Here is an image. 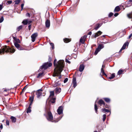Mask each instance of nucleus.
I'll return each instance as SVG.
<instances>
[{
	"mask_svg": "<svg viewBox=\"0 0 132 132\" xmlns=\"http://www.w3.org/2000/svg\"><path fill=\"white\" fill-rule=\"evenodd\" d=\"M14 49H12L9 48L8 46H5L2 47L0 50V54L4 53L5 52H11L13 53L15 51Z\"/></svg>",
	"mask_w": 132,
	"mask_h": 132,
	"instance_id": "obj_1",
	"label": "nucleus"
},
{
	"mask_svg": "<svg viewBox=\"0 0 132 132\" xmlns=\"http://www.w3.org/2000/svg\"><path fill=\"white\" fill-rule=\"evenodd\" d=\"M57 60L56 59L54 60V64L55 67L56 68H63L64 67V61L63 60H60L57 63H56Z\"/></svg>",
	"mask_w": 132,
	"mask_h": 132,
	"instance_id": "obj_2",
	"label": "nucleus"
},
{
	"mask_svg": "<svg viewBox=\"0 0 132 132\" xmlns=\"http://www.w3.org/2000/svg\"><path fill=\"white\" fill-rule=\"evenodd\" d=\"M63 70V68H55L54 69V72L53 75V77L58 76L60 75Z\"/></svg>",
	"mask_w": 132,
	"mask_h": 132,
	"instance_id": "obj_3",
	"label": "nucleus"
},
{
	"mask_svg": "<svg viewBox=\"0 0 132 132\" xmlns=\"http://www.w3.org/2000/svg\"><path fill=\"white\" fill-rule=\"evenodd\" d=\"M52 63H49L48 62H46L44 64L41 66L40 68L42 69H47L49 67H50L52 65Z\"/></svg>",
	"mask_w": 132,
	"mask_h": 132,
	"instance_id": "obj_4",
	"label": "nucleus"
},
{
	"mask_svg": "<svg viewBox=\"0 0 132 132\" xmlns=\"http://www.w3.org/2000/svg\"><path fill=\"white\" fill-rule=\"evenodd\" d=\"M45 116L47 119L48 121L53 122V121H52L53 117L52 114L50 112L48 111L47 115Z\"/></svg>",
	"mask_w": 132,
	"mask_h": 132,
	"instance_id": "obj_5",
	"label": "nucleus"
},
{
	"mask_svg": "<svg viewBox=\"0 0 132 132\" xmlns=\"http://www.w3.org/2000/svg\"><path fill=\"white\" fill-rule=\"evenodd\" d=\"M42 90L41 89H39L36 92V96L38 98H40L42 94Z\"/></svg>",
	"mask_w": 132,
	"mask_h": 132,
	"instance_id": "obj_6",
	"label": "nucleus"
},
{
	"mask_svg": "<svg viewBox=\"0 0 132 132\" xmlns=\"http://www.w3.org/2000/svg\"><path fill=\"white\" fill-rule=\"evenodd\" d=\"M37 36V34L36 33H34L31 35V40L32 42H34L35 41L36 38Z\"/></svg>",
	"mask_w": 132,
	"mask_h": 132,
	"instance_id": "obj_7",
	"label": "nucleus"
},
{
	"mask_svg": "<svg viewBox=\"0 0 132 132\" xmlns=\"http://www.w3.org/2000/svg\"><path fill=\"white\" fill-rule=\"evenodd\" d=\"M57 112L58 114H60L63 112V107L60 106H59L58 109L57 110Z\"/></svg>",
	"mask_w": 132,
	"mask_h": 132,
	"instance_id": "obj_8",
	"label": "nucleus"
},
{
	"mask_svg": "<svg viewBox=\"0 0 132 132\" xmlns=\"http://www.w3.org/2000/svg\"><path fill=\"white\" fill-rule=\"evenodd\" d=\"M72 83L73 84V87L75 88L77 85V84L76 82V78L74 76L73 77L72 80Z\"/></svg>",
	"mask_w": 132,
	"mask_h": 132,
	"instance_id": "obj_9",
	"label": "nucleus"
},
{
	"mask_svg": "<svg viewBox=\"0 0 132 132\" xmlns=\"http://www.w3.org/2000/svg\"><path fill=\"white\" fill-rule=\"evenodd\" d=\"M87 36L85 35L81 37L80 40V42L81 43L84 44L85 42V40Z\"/></svg>",
	"mask_w": 132,
	"mask_h": 132,
	"instance_id": "obj_10",
	"label": "nucleus"
},
{
	"mask_svg": "<svg viewBox=\"0 0 132 132\" xmlns=\"http://www.w3.org/2000/svg\"><path fill=\"white\" fill-rule=\"evenodd\" d=\"M128 42H126L125 43L123 44V46H122V48H121V49L120 50L119 52H121V51L125 49L126 48V46H128Z\"/></svg>",
	"mask_w": 132,
	"mask_h": 132,
	"instance_id": "obj_11",
	"label": "nucleus"
},
{
	"mask_svg": "<svg viewBox=\"0 0 132 132\" xmlns=\"http://www.w3.org/2000/svg\"><path fill=\"white\" fill-rule=\"evenodd\" d=\"M14 45L15 47L19 50H22V48L20 46V45L17 43L14 42Z\"/></svg>",
	"mask_w": 132,
	"mask_h": 132,
	"instance_id": "obj_12",
	"label": "nucleus"
},
{
	"mask_svg": "<svg viewBox=\"0 0 132 132\" xmlns=\"http://www.w3.org/2000/svg\"><path fill=\"white\" fill-rule=\"evenodd\" d=\"M102 33V32L100 31H99L95 34L94 36V38H96V37L100 36Z\"/></svg>",
	"mask_w": 132,
	"mask_h": 132,
	"instance_id": "obj_13",
	"label": "nucleus"
},
{
	"mask_svg": "<svg viewBox=\"0 0 132 132\" xmlns=\"http://www.w3.org/2000/svg\"><path fill=\"white\" fill-rule=\"evenodd\" d=\"M85 66L83 64H81L80 65L79 70L80 72H81L83 71L84 69Z\"/></svg>",
	"mask_w": 132,
	"mask_h": 132,
	"instance_id": "obj_14",
	"label": "nucleus"
},
{
	"mask_svg": "<svg viewBox=\"0 0 132 132\" xmlns=\"http://www.w3.org/2000/svg\"><path fill=\"white\" fill-rule=\"evenodd\" d=\"M46 26L47 28H49L50 26V21L48 20H47L45 22Z\"/></svg>",
	"mask_w": 132,
	"mask_h": 132,
	"instance_id": "obj_15",
	"label": "nucleus"
},
{
	"mask_svg": "<svg viewBox=\"0 0 132 132\" xmlns=\"http://www.w3.org/2000/svg\"><path fill=\"white\" fill-rule=\"evenodd\" d=\"M34 100V96L33 95L32 96L30 97L29 98V100L30 101V103L29 106H31Z\"/></svg>",
	"mask_w": 132,
	"mask_h": 132,
	"instance_id": "obj_16",
	"label": "nucleus"
},
{
	"mask_svg": "<svg viewBox=\"0 0 132 132\" xmlns=\"http://www.w3.org/2000/svg\"><path fill=\"white\" fill-rule=\"evenodd\" d=\"M98 103L100 105V106L102 105V104L104 105V101L102 100H100L98 102Z\"/></svg>",
	"mask_w": 132,
	"mask_h": 132,
	"instance_id": "obj_17",
	"label": "nucleus"
},
{
	"mask_svg": "<svg viewBox=\"0 0 132 132\" xmlns=\"http://www.w3.org/2000/svg\"><path fill=\"white\" fill-rule=\"evenodd\" d=\"M55 89L56 92L57 93H59L61 91V89L60 88H55Z\"/></svg>",
	"mask_w": 132,
	"mask_h": 132,
	"instance_id": "obj_18",
	"label": "nucleus"
},
{
	"mask_svg": "<svg viewBox=\"0 0 132 132\" xmlns=\"http://www.w3.org/2000/svg\"><path fill=\"white\" fill-rule=\"evenodd\" d=\"M100 50L99 48L98 47L97 48H96V49L95 52H94V54L95 55H96L97 54V53H98V52H99L100 50Z\"/></svg>",
	"mask_w": 132,
	"mask_h": 132,
	"instance_id": "obj_19",
	"label": "nucleus"
},
{
	"mask_svg": "<svg viewBox=\"0 0 132 132\" xmlns=\"http://www.w3.org/2000/svg\"><path fill=\"white\" fill-rule=\"evenodd\" d=\"M120 10V8L119 6H116L114 10V11L116 12H118Z\"/></svg>",
	"mask_w": 132,
	"mask_h": 132,
	"instance_id": "obj_20",
	"label": "nucleus"
},
{
	"mask_svg": "<svg viewBox=\"0 0 132 132\" xmlns=\"http://www.w3.org/2000/svg\"><path fill=\"white\" fill-rule=\"evenodd\" d=\"M65 43H67L70 42L71 41V40L70 39L65 38L63 39Z\"/></svg>",
	"mask_w": 132,
	"mask_h": 132,
	"instance_id": "obj_21",
	"label": "nucleus"
},
{
	"mask_svg": "<svg viewBox=\"0 0 132 132\" xmlns=\"http://www.w3.org/2000/svg\"><path fill=\"white\" fill-rule=\"evenodd\" d=\"M24 25H26L28 23V20L27 19L24 20L22 22Z\"/></svg>",
	"mask_w": 132,
	"mask_h": 132,
	"instance_id": "obj_22",
	"label": "nucleus"
},
{
	"mask_svg": "<svg viewBox=\"0 0 132 132\" xmlns=\"http://www.w3.org/2000/svg\"><path fill=\"white\" fill-rule=\"evenodd\" d=\"M11 119L12 121L13 122H16V118L12 116L11 118Z\"/></svg>",
	"mask_w": 132,
	"mask_h": 132,
	"instance_id": "obj_23",
	"label": "nucleus"
},
{
	"mask_svg": "<svg viewBox=\"0 0 132 132\" xmlns=\"http://www.w3.org/2000/svg\"><path fill=\"white\" fill-rule=\"evenodd\" d=\"M54 91H51L50 92V97H53V96L54 95Z\"/></svg>",
	"mask_w": 132,
	"mask_h": 132,
	"instance_id": "obj_24",
	"label": "nucleus"
},
{
	"mask_svg": "<svg viewBox=\"0 0 132 132\" xmlns=\"http://www.w3.org/2000/svg\"><path fill=\"white\" fill-rule=\"evenodd\" d=\"M96 102L95 101V104H94V109H95V112L96 113H97V107L96 104Z\"/></svg>",
	"mask_w": 132,
	"mask_h": 132,
	"instance_id": "obj_25",
	"label": "nucleus"
},
{
	"mask_svg": "<svg viewBox=\"0 0 132 132\" xmlns=\"http://www.w3.org/2000/svg\"><path fill=\"white\" fill-rule=\"evenodd\" d=\"M13 38L16 43H18L19 42V40L18 39H17L16 37L13 36Z\"/></svg>",
	"mask_w": 132,
	"mask_h": 132,
	"instance_id": "obj_26",
	"label": "nucleus"
},
{
	"mask_svg": "<svg viewBox=\"0 0 132 132\" xmlns=\"http://www.w3.org/2000/svg\"><path fill=\"white\" fill-rule=\"evenodd\" d=\"M31 107L30 106H29V107H28L27 109V113H30L31 111Z\"/></svg>",
	"mask_w": 132,
	"mask_h": 132,
	"instance_id": "obj_27",
	"label": "nucleus"
},
{
	"mask_svg": "<svg viewBox=\"0 0 132 132\" xmlns=\"http://www.w3.org/2000/svg\"><path fill=\"white\" fill-rule=\"evenodd\" d=\"M128 17L129 19H131V21H132V12L127 14Z\"/></svg>",
	"mask_w": 132,
	"mask_h": 132,
	"instance_id": "obj_28",
	"label": "nucleus"
},
{
	"mask_svg": "<svg viewBox=\"0 0 132 132\" xmlns=\"http://www.w3.org/2000/svg\"><path fill=\"white\" fill-rule=\"evenodd\" d=\"M115 76V74L114 73H112L111 75V76L109 77V78L110 79H112Z\"/></svg>",
	"mask_w": 132,
	"mask_h": 132,
	"instance_id": "obj_29",
	"label": "nucleus"
},
{
	"mask_svg": "<svg viewBox=\"0 0 132 132\" xmlns=\"http://www.w3.org/2000/svg\"><path fill=\"white\" fill-rule=\"evenodd\" d=\"M98 47L101 50L104 47V46L103 44H100L98 46Z\"/></svg>",
	"mask_w": 132,
	"mask_h": 132,
	"instance_id": "obj_30",
	"label": "nucleus"
},
{
	"mask_svg": "<svg viewBox=\"0 0 132 132\" xmlns=\"http://www.w3.org/2000/svg\"><path fill=\"white\" fill-rule=\"evenodd\" d=\"M103 99L107 102H109L110 101V99L108 98H104Z\"/></svg>",
	"mask_w": 132,
	"mask_h": 132,
	"instance_id": "obj_31",
	"label": "nucleus"
},
{
	"mask_svg": "<svg viewBox=\"0 0 132 132\" xmlns=\"http://www.w3.org/2000/svg\"><path fill=\"white\" fill-rule=\"evenodd\" d=\"M102 110L103 112H110L109 111V110L105 108L102 109Z\"/></svg>",
	"mask_w": 132,
	"mask_h": 132,
	"instance_id": "obj_32",
	"label": "nucleus"
},
{
	"mask_svg": "<svg viewBox=\"0 0 132 132\" xmlns=\"http://www.w3.org/2000/svg\"><path fill=\"white\" fill-rule=\"evenodd\" d=\"M43 73H38V75L37 76V78H39L40 77L42 76H43Z\"/></svg>",
	"mask_w": 132,
	"mask_h": 132,
	"instance_id": "obj_33",
	"label": "nucleus"
},
{
	"mask_svg": "<svg viewBox=\"0 0 132 132\" xmlns=\"http://www.w3.org/2000/svg\"><path fill=\"white\" fill-rule=\"evenodd\" d=\"M100 27V24H97L95 28V29L96 30H97Z\"/></svg>",
	"mask_w": 132,
	"mask_h": 132,
	"instance_id": "obj_34",
	"label": "nucleus"
},
{
	"mask_svg": "<svg viewBox=\"0 0 132 132\" xmlns=\"http://www.w3.org/2000/svg\"><path fill=\"white\" fill-rule=\"evenodd\" d=\"M55 98H52L51 100V103H55Z\"/></svg>",
	"mask_w": 132,
	"mask_h": 132,
	"instance_id": "obj_35",
	"label": "nucleus"
},
{
	"mask_svg": "<svg viewBox=\"0 0 132 132\" xmlns=\"http://www.w3.org/2000/svg\"><path fill=\"white\" fill-rule=\"evenodd\" d=\"M101 72H102V74L103 75H104L105 76H106V75L105 74L104 72V71L103 70V68H102L101 69Z\"/></svg>",
	"mask_w": 132,
	"mask_h": 132,
	"instance_id": "obj_36",
	"label": "nucleus"
},
{
	"mask_svg": "<svg viewBox=\"0 0 132 132\" xmlns=\"http://www.w3.org/2000/svg\"><path fill=\"white\" fill-rule=\"evenodd\" d=\"M123 72V71L122 70H120L118 72V73L119 75L121 74Z\"/></svg>",
	"mask_w": 132,
	"mask_h": 132,
	"instance_id": "obj_37",
	"label": "nucleus"
},
{
	"mask_svg": "<svg viewBox=\"0 0 132 132\" xmlns=\"http://www.w3.org/2000/svg\"><path fill=\"white\" fill-rule=\"evenodd\" d=\"M22 26H19L17 28V30L18 31H19L21 29H22Z\"/></svg>",
	"mask_w": 132,
	"mask_h": 132,
	"instance_id": "obj_38",
	"label": "nucleus"
},
{
	"mask_svg": "<svg viewBox=\"0 0 132 132\" xmlns=\"http://www.w3.org/2000/svg\"><path fill=\"white\" fill-rule=\"evenodd\" d=\"M20 2V0H16L15 1V4H18Z\"/></svg>",
	"mask_w": 132,
	"mask_h": 132,
	"instance_id": "obj_39",
	"label": "nucleus"
},
{
	"mask_svg": "<svg viewBox=\"0 0 132 132\" xmlns=\"http://www.w3.org/2000/svg\"><path fill=\"white\" fill-rule=\"evenodd\" d=\"M106 115L105 114H104L103 115V121H104L106 119Z\"/></svg>",
	"mask_w": 132,
	"mask_h": 132,
	"instance_id": "obj_40",
	"label": "nucleus"
},
{
	"mask_svg": "<svg viewBox=\"0 0 132 132\" xmlns=\"http://www.w3.org/2000/svg\"><path fill=\"white\" fill-rule=\"evenodd\" d=\"M3 20L4 18L3 17H1L0 19V23L2 22L3 21Z\"/></svg>",
	"mask_w": 132,
	"mask_h": 132,
	"instance_id": "obj_41",
	"label": "nucleus"
},
{
	"mask_svg": "<svg viewBox=\"0 0 132 132\" xmlns=\"http://www.w3.org/2000/svg\"><path fill=\"white\" fill-rule=\"evenodd\" d=\"M68 79L67 78H65L64 81V83H65L66 82L68 81Z\"/></svg>",
	"mask_w": 132,
	"mask_h": 132,
	"instance_id": "obj_42",
	"label": "nucleus"
},
{
	"mask_svg": "<svg viewBox=\"0 0 132 132\" xmlns=\"http://www.w3.org/2000/svg\"><path fill=\"white\" fill-rule=\"evenodd\" d=\"M113 15V14L111 12L109 14V17H111Z\"/></svg>",
	"mask_w": 132,
	"mask_h": 132,
	"instance_id": "obj_43",
	"label": "nucleus"
},
{
	"mask_svg": "<svg viewBox=\"0 0 132 132\" xmlns=\"http://www.w3.org/2000/svg\"><path fill=\"white\" fill-rule=\"evenodd\" d=\"M51 45L52 46V48L53 49L54 48V44L52 43H50Z\"/></svg>",
	"mask_w": 132,
	"mask_h": 132,
	"instance_id": "obj_44",
	"label": "nucleus"
},
{
	"mask_svg": "<svg viewBox=\"0 0 132 132\" xmlns=\"http://www.w3.org/2000/svg\"><path fill=\"white\" fill-rule=\"evenodd\" d=\"M65 62H66L69 63V64H70V61L68 60L67 59H65Z\"/></svg>",
	"mask_w": 132,
	"mask_h": 132,
	"instance_id": "obj_45",
	"label": "nucleus"
},
{
	"mask_svg": "<svg viewBox=\"0 0 132 132\" xmlns=\"http://www.w3.org/2000/svg\"><path fill=\"white\" fill-rule=\"evenodd\" d=\"M6 124L7 125H9V122L8 120H6Z\"/></svg>",
	"mask_w": 132,
	"mask_h": 132,
	"instance_id": "obj_46",
	"label": "nucleus"
},
{
	"mask_svg": "<svg viewBox=\"0 0 132 132\" xmlns=\"http://www.w3.org/2000/svg\"><path fill=\"white\" fill-rule=\"evenodd\" d=\"M24 5V4H22L21 5V10H22L23 9Z\"/></svg>",
	"mask_w": 132,
	"mask_h": 132,
	"instance_id": "obj_47",
	"label": "nucleus"
},
{
	"mask_svg": "<svg viewBox=\"0 0 132 132\" xmlns=\"http://www.w3.org/2000/svg\"><path fill=\"white\" fill-rule=\"evenodd\" d=\"M12 3V1H8L7 2V3L9 4H10Z\"/></svg>",
	"mask_w": 132,
	"mask_h": 132,
	"instance_id": "obj_48",
	"label": "nucleus"
},
{
	"mask_svg": "<svg viewBox=\"0 0 132 132\" xmlns=\"http://www.w3.org/2000/svg\"><path fill=\"white\" fill-rule=\"evenodd\" d=\"M27 85L25 86L22 89V92H24V91Z\"/></svg>",
	"mask_w": 132,
	"mask_h": 132,
	"instance_id": "obj_49",
	"label": "nucleus"
},
{
	"mask_svg": "<svg viewBox=\"0 0 132 132\" xmlns=\"http://www.w3.org/2000/svg\"><path fill=\"white\" fill-rule=\"evenodd\" d=\"M119 14L118 13H115L114 14V16H117Z\"/></svg>",
	"mask_w": 132,
	"mask_h": 132,
	"instance_id": "obj_50",
	"label": "nucleus"
},
{
	"mask_svg": "<svg viewBox=\"0 0 132 132\" xmlns=\"http://www.w3.org/2000/svg\"><path fill=\"white\" fill-rule=\"evenodd\" d=\"M58 83H57L56 82H55V84L54 85V87H55V86H58Z\"/></svg>",
	"mask_w": 132,
	"mask_h": 132,
	"instance_id": "obj_51",
	"label": "nucleus"
},
{
	"mask_svg": "<svg viewBox=\"0 0 132 132\" xmlns=\"http://www.w3.org/2000/svg\"><path fill=\"white\" fill-rule=\"evenodd\" d=\"M26 15L27 16H29V17H30V14L29 13H27L26 14Z\"/></svg>",
	"mask_w": 132,
	"mask_h": 132,
	"instance_id": "obj_52",
	"label": "nucleus"
},
{
	"mask_svg": "<svg viewBox=\"0 0 132 132\" xmlns=\"http://www.w3.org/2000/svg\"><path fill=\"white\" fill-rule=\"evenodd\" d=\"M2 9V5H0V11Z\"/></svg>",
	"mask_w": 132,
	"mask_h": 132,
	"instance_id": "obj_53",
	"label": "nucleus"
},
{
	"mask_svg": "<svg viewBox=\"0 0 132 132\" xmlns=\"http://www.w3.org/2000/svg\"><path fill=\"white\" fill-rule=\"evenodd\" d=\"M31 25H29L28 26V27L29 29L30 30V29L31 28Z\"/></svg>",
	"mask_w": 132,
	"mask_h": 132,
	"instance_id": "obj_54",
	"label": "nucleus"
},
{
	"mask_svg": "<svg viewBox=\"0 0 132 132\" xmlns=\"http://www.w3.org/2000/svg\"><path fill=\"white\" fill-rule=\"evenodd\" d=\"M132 36V34H131L129 36V38H130Z\"/></svg>",
	"mask_w": 132,
	"mask_h": 132,
	"instance_id": "obj_55",
	"label": "nucleus"
},
{
	"mask_svg": "<svg viewBox=\"0 0 132 132\" xmlns=\"http://www.w3.org/2000/svg\"><path fill=\"white\" fill-rule=\"evenodd\" d=\"M0 128L1 129H3V125L2 124H1V125L0 126Z\"/></svg>",
	"mask_w": 132,
	"mask_h": 132,
	"instance_id": "obj_56",
	"label": "nucleus"
},
{
	"mask_svg": "<svg viewBox=\"0 0 132 132\" xmlns=\"http://www.w3.org/2000/svg\"><path fill=\"white\" fill-rule=\"evenodd\" d=\"M32 22V21L31 20L29 21H28V23L29 24H30Z\"/></svg>",
	"mask_w": 132,
	"mask_h": 132,
	"instance_id": "obj_57",
	"label": "nucleus"
},
{
	"mask_svg": "<svg viewBox=\"0 0 132 132\" xmlns=\"http://www.w3.org/2000/svg\"><path fill=\"white\" fill-rule=\"evenodd\" d=\"M51 59H52L51 58V57H49V59H48L49 61H51Z\"/></svg>",
	"mask_w": 132,
	"mask_h": 132,
	"instance_id": "obj_58",
	"label": "nucleus"
},
{
	"mask_svg": "<svg viewBox=\"0 0 132 132\" xmlns=\"http://www.w3.org/2000/svg\"><path fill=\"white\" fill-rule=\"evenodd\" d=\"M92 33L91 32H89L88 33V35H91L92 34Z\"/></svg>",
	"mask_w": 132,
	"mask_h": 132,
	"instance_id": "obj_59",
	"label": "nucleus"
},
{
	"mask_svg": "<svg viewBox=\"0 0 132 132\" xmlns=\"http://www.w3.org/2000/svg\"><path fill=\"white\" fill-rule=\"evenodd\" d=\"M77 50L76 48H75L73 50V51L75 52H76L77 51Z\"/></svg>",
	"mask_w": 132,
	"mask_h": 132,
	"instance_id": "obj_60",
	"label": "nucleus"
},
{
	"mask_svg": "<svg viewBox=\"0 0 132 132\" xmlns=\"http://www.w3.org/2000/svg\"><path fill=\"white\" fill-rule=\"evenodd\" d=\"M105 67V66L104 65H102V68H103V69Z\"/></svg>",
	"mask_w": 132,
	"mask_h": 132,
	"instance_id": "obj_61",
	"label": "nucleus"
},
{
	"mask_svg": "<svg viewBox=\"0 0 132 132\" xmlns=\"http://www.w3.org/2000/svg\"><path fill=\"white\" fill-rule=\"evenodd\" d=\"M62 117H60L59 118V120H58L57 121H58L60 119H61V118H62Z\"/></svg>",
	"mask_w": 132,
	"mask_h": 132,
	"instance_id": "obj_62",
	"label": "nucleus"
},
{
	"mask_svg": "<svg viewBox=\"0 0 132 132\" xmlns=\"http://www.w3.org/2000/svg\"><path fill=\"white\" fill-rule=\"evenodd\" d=\"M61 76H59V79H60L61 78Z\"/></svg>",
	"mask_w": 132,
	"mask_h": 132,
	"instance_id": "obj_63",
	"label": "nucleus"
},
{
	"mask_svg": "<svg viewBox=\"0 0 132 132\" xmlns=\"http://www.w3.org/2000/svg\"><path fill=\"white\" fill-rule=\"evenodd\" d=\"M35 92V91H34L33 92H32V94H34V92Z\"/></svg>",
	"mask_w": 132,
	"mask_h": 132,
	"instance_id": "obj_64",
	"label": "nucleus"
}]
</instances>
